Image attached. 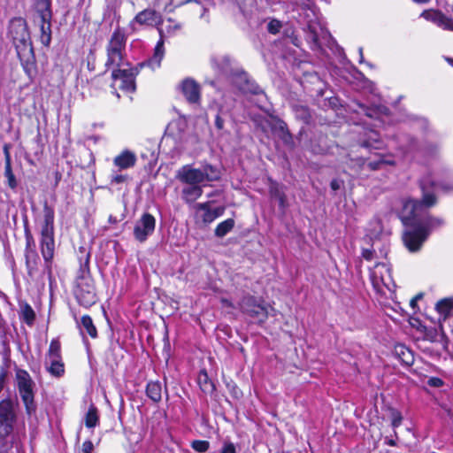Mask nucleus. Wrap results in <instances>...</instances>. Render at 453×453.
Returning <instances> with one entry per match:
<instances>
[{"instance_id":"50","label":"nucleus","mask_w":453,"mask_h":453,"mask_svg":"<svg viewBox=\"0 0 453 453\" xmlns=\"http://www.w3.org/2000/svg\"><path fill=\"white\" fill-rule=\"evenodd\" d=\"M377 111L379 113L387 114L388 109L384 106H379V107H377Z\"/></svg>"},{"instance_id":"53","label":"nucleus","mask_w":453,"mask_h":453,"mask_svg":"<svg viewBox=\"0 0 453 453\" xmlns=\"http://www.w3.org/2000/svg\"><path fill=\"white\" fill-rule=\"evenodd\" d=\"M29 312H30V322H31L35 319V314L34 311L31 308L29 310Z\"/></svg>"},{"instance_id":"9","label":"nucleus","mask_w":453,"mask_h":453,"mask_svg":"<svg viewBox=\"0 0 453 453\" xmlns=\"http://www.w3.org/2000/svg\"><path fill=\"white\" fill-rule=\"evenodd\" d=\"M46 371L52 376L60 378L65 373V365L61 357V346L58 340H52L45 358Z\"/></svg>"},{"instance_id":"27","label":"nucleus","mask_w":453,"mask_h":453,"mask_svg":"<svg viewBox=\"0 0 453 453\" xmlns=\"http://www.w3.org/2000/svg\"><path fill=\"white\" fill-rule=\"evenodd\" d=\"M99 421L97 409L91 405L85 417V425L88 428H93L97 426Z\"/></svg>"},{"instance_id":"22","label":"nucleus","mask_w":453,"mask_h":453,"mask_svg":"<svg viewBox=\"0 0 453 453\" xmlns=\"http://www.w3.org/2000/svg\"><path fill=\"white\" fill-rule=\"evenodd\" d=\"M203 194V189L198 185H189L182 189V198L187 203H193Z\"/></svg>"},{"instance_id":"39","label":"nucleus","mask_w":453,"mask_h":453,"mask_svg":"<svg viewBox=\"0 0 453 453\" xmlns=\"http://www.w3.org/2000/svg\"><path fill=\"white\" fill-rule=\"evenodd\" d=\"M362 257L367 260V261H370L372 259L374 258L375 257V252L373 250H369V249H364L363 251H362Z\"/></svg>"},{"instance_id":"38","label":"nucleus","mask_w":453,"mask_h":453,"mask_svg":"<svg viewBox=\"0 0 453 453\" xmlns=\"http://www.w3.org/2000/svg\"><path fill=\"white\" fill-rule=\"evenodd\" d=\"M427 384L430 387L440 388V387L443 386L444 382L441 379H440L438 377H431V378H429Z\"/></svg>"},{"instance_id":"55","label":"nucleus","mask_w":453,"mask_h":453,"mask_svg":"<svg viewBox=\"0 0 453 453\" xmlns=\"http://www.w3.org/2000/svg\"><path fill=\"white\" fill-rule=\"evenodd\" d=\"M358 51H359V55H360V62H362L363 61V49L359 48Z\"/></svg>"},{"instance_id":"19","label":"nucleus","mask_w":453,"mask_h":453,"mask_svg":"<svg viewBox=\"0 0 453 453\" xmlns=\"http://www.w3.org/2000/svg\"><path fill=\"white\" fill-rule=\"evenodd\" d=\"M231 81L237 87L239 90L244 93H258V88H253V85L250 84L247 75L244 73H235L232 75Z\"/></svg>"},{"instance_id":"23","label":"nucleus","mask_w":453,"mask_h":453,"mask_svg":"<svg viewBox=\"0 0 453 453\" xmlns=\"http://www.w3.org/2000/svg\"><path fill=\"white\" fill-rule=\"evenodd\" d=\"M146 394L153 402H159L162 397L161 384L155 381L149 382L146 388Z\"/></svg>"},{"instance_id":"37","label":"nucleus","mask_w":453,"mask_h":453,"mask_svg":"<svg viewBox=\"0 0 453 453\" xmlns=\"http://www.w3.org/2000/svg\"><path fill=\"white\" fill-rule=\"evenodd\" d=\"M173 4V0H156V4L162 7L165 11H171L170 7Z\"/></svg>"},{"instance_id":"2","label":"nucleus","mask_w":453,"mask_h":453,"mask_svg":"<svg viewBox=\"0 0 453 453\" xmlns=\"http://www.w3.org/2000/svg\"><path fill=\"white\" fill-rule=\"evenodd\" d=\"M158 31L160 34V40L157 42L154 49L153 56L147 62L140 63L135 66L130 68H118L114 70L111 73V77L113 79V88L118 87L123 91L132 93L135 90V76L145 65H148L152 69L160 66L161 61L165 55V47L163 30L159 28Z\"/></svg>"},{"instance_id":"1","label":"nucleus","mask_w":453,"mask_h":453,"mask_svg":"<svg viewBox=\"0 0 453 453\" xmlns=\"http://www.w3.org/2000/svg\"><path fill=\"white\" fill-rule=\"evenodd\" d=\"M419 184L423 194L422 200H406L402 211V221L406 226L403 239L406 248L411 252L418 250L430 232L443 224L442 219L431 217L426 211L436 203V193L441 189L453 190V184L436 183L430 174L422 177Z\"/></svg>"},{"instance_id":"11","label":"nucleus","mask_w":453,"mask_h":453,"mask_svg":"<svg viewBox=\"0 0 453 453\" xmlns=\"http://www.w3.org/2000/svg\"><path fill=\"white\" fill-rule=\"evenodd\" d=\"M14 419L15 412L13 403L11 400L0 402V439L11 434Z\"/></svg>"},{"instance_id":"5","label":"nucleus","mask_w":453,"mask_h":453,"mask_svg":"<svg viewBox=\"0 0 453 453\" xmlns=\"http://www.w3.org/2000/svg\"><path fill=\"white\" fill-rule=\"evenodd\" d=\"M54 248V211L45 203L41 229V250L46 261H50L53 257Z\"/></svg>"},{"instance_id":"49","label":"nucleus","mask_w":453,"mask_h":453,"mask_svg":"<svg viewBox=\"0 0 453 453\" xmlns=\"http://www.w3.org/2000/svg\"><path fill=\"white\" fill-rule=\"evenodd\" d=\"M403 360L407 365H410L412 363V357L411 356V354L408 350H407V357H404Z\"/></svg>"},{"instance_id":"14","label":"nucleus","mask_w":453,"mask_h":453,"mask_svg":"<svg viewBox=\"0 0 453 453\" xmlns=\"http://www.w3.org/2000/svg\"><path fill=\"white\" fill-rule=\"evenodd\" d=\"M177 179L188 185H198L204 182L203 173L200 168H192L190 165H184L177 173Z\"/></svg>"},{"instance_id":"46","label":"nucleus","mask_w":453,"mask_h":453,"mask_svg":"<svg viewBox=\"0 0 453 453\" xmlns=\"http://www.w3.org/2000/svg\"><path fill=\"white\" fill-rule=\"evenodd\" d=\"M9 149H10V146L5 144L4 146V156H5V165L6 164H11V157H10V152H9Z\"/></svg>"},{"instance_id":"41","label":"nucleus","mask_w":453,"mask_h":453,"mask_svg":"<svg viewBox=\"0 0 453 453\" xmlns=\"http://www.w3.org/2000/svg\"><path fill=\"white\" fill-rule=\"evenodd\" d=\"M219 453H235V447L233 443H225Z\"/></svg>"},{"instance_id":"43","label":"nucleus","mask_w":453,"mask_h":453,"mask_svg":"<svg viewBox=\"0 0 453 453\" xmlns=\"http://www.w3.org/2000/svg\"><path fill=\"white\" fill-rule=\"evenodd\" d=\"M5 378H6V371L2 368L0 371V392L4 388Z\"/></svg>"},{"instance_id":"31","label":"nucleus","mask_w":453,"mask_h":453,"mask_svg":"<svg viewBox=\"0 0 453 453\" xmlns=\"http://www.w3.org/2000/svg\"><path fill=\"white\" fill-rule=\"evenodd\" d=\"M209 446H210V443L207 441L197 440V441H194L192 442V448L196 451L201 452V453L207 451L209 449Z\"/></svg>"},{"instance_id":"4","label":"nucleus","mask_w":453,"mask_h":453,"mask_svg":"<svg viewBox=\"0 0 453 453\" xmlns=\"http://www.w3.org/2000/svg\"><path fill=\"white\" fill-rule=\"evenodd\" d=\"M127 35L125 31L120 27H117L111 34L106 44L107 59L105 65L118 66L123 65L126 52Z\"/></svg>"},{"instance_id":"59","label":"nucleus","mask_w":453,"mask_h":453,"mask_svg":"<svg viewBox=\"0 0 453 453\" xmlns=\"http://www.w3.org/2000/svg\"><path fill=\"white\" fill-rule=\"evenodd\" d=\"M400 349H401V353L405 357V356H406V353H405V352H404V350H403V347H401Z\"/></svg>"},{"instance_id":"33","label":"nucleus","mask_w":453,"mask_h":453,"mask_svg":"<svg viewBox=\"0 0 453 453\" xmlns=\"http://www.w3.org/2000/svg\"><path fill=\"white\" fill-rule=\"evenodd\" d=\"M8 350V345L5 339V335L3 334V332H0V356L3 359L6 358Z\"/></svg>"},{"instance_id":"58","label":"nucleus","mask_w":453,"mask_h":453,"mask_svg":"<svg viewBox=\"0 0 453 453\" xmlns=\"http://www.w3.org/2000/svg\"><path fill=\"white\" fill-rule=\"evenodd\" d=\"M32 394V389L30 388V395ZM33 409V404H32V400L30 399V407H29V410L30 411H32Z\"/></svg>"},{"instance_id":"47","label":"nucleus","mask_w":453,"mask_h":453,"mask_svg":"<svg viewBox=\"0 0 453 453\" xmlns=\"http://www.w3.org/2000/svg\"><path fill=\"white\" fill-rule=\"evenodd\" d=\"M220 302L222 303L223 308H232V309L234 308V305L233 304V303L226 298H221Z\"/></svg>"},{"instance_id":"30","label":"nucleus","mask_w":453,"mask_h":453,"mask_svg":"<svg viewBox=\"0 0 453 453\" xmlns=\"http://www.w3.org/2000/svg\"><path fill=\"white\" fill-rule=\"evenodd\" d=\"M391 425L394 429L401 426L403 421V416L397 410L392 409L390 411Z\"/></svg>"},{"instance_id":"44","label":"nucleus","mask_w":453,"mask_h":453,"mask_svg":"<svg viewBox=\"0 0 453 453\" xmlns=\"http://www.w3.org/2000/svg\"><path fill=\"white\" fill-rule=\"evenodd\" d=\"M215 126L219 130L223 129L224 127V119L220 117L219 113H218L216 116Z\"/></svg>"},{"instance_id":"61","label":"nucleus","mask_w":453,"mask_h":453,"mask_svg":"<svg viewBox=\"0 0 453 453\" xmlns=\"http://www.w3.org/2000/svg\"><path fill=\"white\" fill-rule=\"evenodd\" d=\"M26 263L27 264L28 263V257L26 255Z\"/></svg>"},{"instance_id":"26","label":"nucleus","mask_w":453,"mask_h":453,"mask_svg":"<svg viewBox=\"0 0 453 453\" xmlns=\"http://www.w3.org/2000/svg\"><path fill=\"white\" fill-rule=\"evenodd\" d=\"M200 169L203 173L204 182L217 180L220 177L219 171L212 165H206Z\"/></svg>"},{"instance_id":"32","label":"nucleus","mask_w":453,"mask_h":453,"mask_svg":"<svg viewBox=\"0 0 453 453\" xmlns=\"http://www.w3.org/2000/svg\"><path fill=\"white\" fill-rule=\"evenodd\" d=\"M5 176L8 180V185L12 188H14L16 187V180H15V177L12 172V168H11V164H6L5 165Z\"/></svg>"},{"instance_id":"52","label":"nucleus","mask_w":453,"mask_h":453,"mask_svg":"<svg viewBox=\"0 0 453 453\" xmlns=\"http://www.w3.org/2000/svg\"><path fill=\"white\" fill-rule=\"evenodd\" d=\"M279 202L281 206H284L285 203V197L283 195H279Z\"/></svg>"},{"instance_id":"7","label":"nucleus","mask_w":453,"mask_h":453,"mask_svg":"<svg viewBox=\"0 0 453 453\" xmlns=\"http://www.w3.org/2000/svg\"><path fill=\"white\" fill-rule=\"evenodd\" d=\"M74 296L80 305L89 308L96 302L94 281L88 273L82 272L75 281Z\"/></svg>"},{"instance_id":"63","label":"nucleus","mask_w":453,"mask_h":453,"mask_svg":"<svg viewBox=\"0 0 453 453\" xmlns=\"http://www.w3.org/2000/svg\"><path fill=\"white\" fill-rule=\"evenodd\" d=\"M366 114H367V116H369V117H372V115L370 112H367Z\"/></svg>"},{"instance_id":"18","label":"nucleus","mask_w":453,"mask_h":453,"mask_svg":"<svg viewBox=\"0 0 453 453\" xmlns=\"http://www.w3.org/2000/svg\"><path fill=\"white\" fill-rule=\"evenodd\" d=\"M16 380L19 395L23 400L24 405L28 410V379L27 372L22 369H17Z\"/></svg>"},{"instance_id":"36","label":"nucleus","mask_w":453,"mask_h":453,"mask_svg":"<svg viewBox=\"0 0 453 453\" xmlns=\"http://www.w3.org/2000/svg\"><path fill=\"white\" fill-rule=\"evenodd\" d=\"M20 318L25 324L28 325V304L27 303L20 304Z\"/></svg>"},{"instance_id":"12","label":"nucleus","mask_w":453,"mask_h":453,"mask_svg":"<svg viewBox=\"0 0 453 453\" xmlns=\"http://www.w3.org/2000/svg\"><path fill=\"white\" fill-rule=\"evenodd\" d=\"M155 226V218L150 213L142 214L141 219L135 222L134 227V238L141 242H145L153 234Z\"/></svg>"},{"instance_id":"6","label":"nucleus","mask_w":453,"mask_h":453,"mask_svg":"<svg viewBox=\"0 0 453 453\" xmlns=\"http://www.w3.org/2000/svg\"><path fill=\"white\" fill-rule=\"evenodd\" d=\"M35 22L40 27V40L44 46L51 41V17L50 0H36Z\"/></svg>"},{"instance_id":"20","label":"nucleus","mask_w":453,"mask_h":453,"mask_svg":"<svg viewBox=\"0 0 453 453\" xmlns=\"http://www.w3.org/2000/svg\"><path fill=\"white\" fill-rule=\"evenodd\" d=\"M271 127L273 132L284 142L288 143L291 141L290 133L288 132L287 124L283 120L278 118H273Z\"/></svg>"},{"instance_id":"24","label":"nucleus","mask_w":453,"mask_h":453,"mask_svg":"<svg viewBox=\"0 0 453 453\" xmlns=\"http://www.w3.org/2000/svg\"><path fill=\"white\" fill-rule=\"evenodd\" d=\"M435 309L441 317L446 319L453 309V300L449 298L442 299L436 303Z\"/></svg>"},{"instance_id":"3","label":"nucleus","mask_w":453,"mask_h":453,"mask_svg":"<svg viewBox=\"0 0 453 453\" xmlns=\"http://www.w3.org/2000/svg\"><path fill=\"white\" fill-rule=\"evenodd\" d=\"M9 34L12 39L24 70L26 73H28V60L27 59V39L28 38V30L27 21L21 18L12 19L9 26Z\"/></svg>"},{"instance_id":"25","label":"nucleus","mask_w":453,"mask_h":453,"mask_svg":"<svg viewBox=\"0 0 453 453\" xmlns=\"http://www.w3.org/2000/svg\"><path fill=\"white\" fill-rule=\"evenodd\" d=\"M234 220L233 219H227L220 222L215 228V235L217 237H224L226 235L234 226Z\"/></svg>"},{"instance_id":"17","label":"nucleus","mask_w":453,"mask_h":453,"mask_svg":"<svg viewBox=\"0 0 453 453\" xmlns=\"http://www.w3.org/2000/svg\"><path fill=\"white\" fill-rule=\"evenodd\" d=\"M136 160V155L133 151L125 150L114 157L113 164L119 170H126L134 166Z\"/></svg>"},{"instance_id":"13","label":"nucleus","mask_w":453,"mask_h":453,"mask_svg":"<svg viewBox=\"0 0 453 453\" xmlns=\"http://www.w3.org/2000/svg\"><path fill=\"white\" fill-rule=\"evenodd\" d=\"M211 202L196 203L194 206L196 217L204 224H210L225 212L224 206L211 207Z\"/></svg>"},{"instance_id":"45","label":"nucleus","mask_w":453,"mask_h":453,"mask_svg":"<svg viewBox=\"0 0 453 453\" xmlns=\"http://www.w3.org/2000/svg\"><path fill=\"white\" fill-rule=\"evenodd\" d=\"M342 182L339 180H333L330 183V187L334 191H336L341 188Z\"/></svg>"},{"instance_id":"56","label":"nucleus","mask_w":453,"mask_h":453,"mask_svg":"<svg viewBox=\"0 0 453 453\" xmlns=\"http://www.w3.org/2000/svg\"><path fill=\"white\" fill-rule=\"evenodd\" d=\"M389 446H395V441L394 440H389L388 442H387Z\"/></svg>"},{"instance_id":"62","label":"nucleus","mask_w":453,"mask_h":453,"mask_svg":"<svg viewBox=\"0 0 453 453\" xmlns=\"http://www.w3.org/2000/svg\"><path fill=\"white\" fill-rule=\"evenodd\" d=\"M174 28H175V29H179V28H180V26H179V25H175V26H174Z\"/></svg>"},{"instance_id":"42","label":"nucleus","mask_w":453,"mask_h":453,"mask_svg":"<svg viewBox=\"0 0 453 453\" xmlns=\"http://www.w3.org/2000/svg\"><path fill=\"white\" fill-rule=\"evenodd\" d=\"M126 180V176L121 174H115L111 176V182L119 184Z\"/></svg>"},{"instance_id":"16","label":"nucleus","mask_w":453,"mask_h":453,"mask_svg":"<svg viewBox=\"0 0 453 453\" xmlns=\"http://www.w3.org/2000/svg\"><path fill=\"white\" fill-rule=\"evenodd\" d=\"M181 91L190 104H196L200 99L199 85L191 79H187L181 83Z\"/></svg>"},{"instance_id":"28","label":"nucleus","mask_w":453,"mask_h":453,"mask_svg":"<svg viewBox=\"0 0 453 453\" xmlns=\"http://www.w3.org/2000/svg\"><path fill=\"white\" fill-rule=\"evenodd\" d=\"M394 162L392 160L387 159L383 156H380L378 160H372L367 163V167L370 170L375 171L380 169L385 165H392Z\"/></svg>"},{"instance_id":"15","label":"nucleus","mask_w":453,"mask_h":453,"mask_svg":"<svg viewBox=\"0 0 453 453\" xmlns=\"http://www.w3.org/2000/svg\"><path fill=\"white\" fill-rule=\"evenodd\" d=\"M132 23L153 27L161 23V16L154 10L146 9L136 14Z\"/></svg>"},{"instance_id":"60","label":"nucleus","mask_w":453,"mask_h":453,"mask_svg":"<svg viewBox=\"0 0 453 453\" xmlns=\"http://www.w3.org/2000/svg\"><path fill=\"white\" fill-rule=\"evenodd\" d=\"M189 2H191V0H187V1H185V2H181L180 4H186V3H189Z\"/></svg>"},{"instance_id":"8","label":"nucleus","mask_w":453,"mask_h":453,"mask_svg":"<svg viewBox=\"0 0 453 453\" xmlns=\"http://www.w3.org/2000/svg\"><path fill=\"white\" fill-rule=\"evenodd\" d=\"M372 284L374 289L381 294L386 295V291L394 292L395 284L391 275L389 266L385 263H377L370 273Z\"/></svg>"},{"instance_id":"10","label":"nucleus","mask_w":453,"mask_h":453,"mask_svg":"<svg viewBox=\"0 0 453 453\" xmlns=\"http://www.w3.org/2000/svg\"><path fill=\"white\" fill-rule=\"evenodd\" d=\"M239 307L242 312L257 319L259 322H264L268 318L270 311H274L273 308L258 302L252 296H243L239 303Z\"/></svg>"},{"instance_id":"64","label":"nucleus","mask_w":453,"mask_h":453,"mask_svg":"<svg viewBox=\"0 0 453 453\" xmlns=\"http://www.w3.org/2000/svg\"><path fill=\"white\" fill-rule=\"evenodd\" d=\"M450 63L453 65V60H450Z\"/></svg>"},{"instance_id":"35","label":"nucleus","mask_w":453,"mask_h":453,"mask_svg":"<svg viewBox=\"0 0 453 453\" xmlns=\"http://www.w3.org/2000/svg\"><path fill=\"white\" fill-rule=\"evenodd\" d=\"M280 27H281L280 22L276 19L271 20L267 26L268 31L273 35L277 34L280 31Z\"/></svg>"},{"instance_id":"51","label":"nucleus","mask_w":453,"mask_h":453,"mask_svg":"<svg viewBox=\"0 0 453 453\" xmlns=\"http://www.w3.org/2000/svg\"><path fill=\"white\" fill-rule=\"evenodd\" d=\"M301 111H302V118L306 119L308 117L307 109L304 107H302Z\"/></svg>"},{"instance_id":"54","label":"nucleus","mask_w":453,"mask_h":453,"mask_svg":"<svg viewBox=\"0 0 453 453\" xmlns=\"http://www.w3.org/2000/svg\"><path fill=\"white\" fill-rule=\"evenodd\" d=\"M415 3H418V4H426L428 3L430 0H413Z\"/></svg>"},{"instance_id":"29","label":"nucleus","mask_w":453,"mask_h":453,"mask_svg":"<svg viewBox=\"0 0 453 453\" xmlns=\"http://www.w3.org/2000/svg\"><path fill=\"white\" fill-rule=\"evenodd\" d=\"M198 383L203 391L206 392L212 388V384L209 381L207 372L204 371L200 372L198 375Z\"/></svg>"},{"instance_id":"48","label":"nucleus","mask_w":453,"mask_h":453,"mask_svg":"<svg viewBox=\"0 0 453 453\" xmlns=\"http://www.w3.org/2000/svg\"><path fill=\"white\" fill-rule=\"evenodd\" d=\"M24 228H25V235H26V238H27L26 248L28 249V226H27V218H25V219H24Z\"/></svg>"},{"instance_id":"21","label":"nucleus","mask_w":453,"mask_h":453,"mask_svg":"<svg viewBox=\"0 0 453 453\" xmlns=\"http://www.w3.org/2000/svg\"><path fill=\"white\" fill-rule=\"evenodd\" d=\"M76 322L82 334L86 332L91 338H96V328L88 315L82 316L81 320L76 319Z\"/></svg>"},{"instance_id":"40","label":"nucleus","mask_w":453,"mask_h":453,"mask_svg":"<svg viewBox=\"0 0 453 453\" xmlns=\"http://www.w3.org/2000/svg\"><path fill=\"white\" fill-rule=\"evenodd\" d=\"M82 452L83 453H91L92 450L94 449V445L92 443L91 441L88 440V441H85L83 443H82Z\"/></svg>"},{"instance_id":"34","label":"nucleus","mask_w":453,"mask_h":453,"mask_svg":"<svg viewBox=\"0 0 453 453\" xmlns=\"http://www.w3.org/2000/svg\"><path fill=\"white\" fill-rule=\"evenodd\" d=\"M222 61L224 62L222 68L219 67L217 59H212V65L215 68L219 69V71L222 73V74H228L229 70H227V67L229 65V61L226 58H223Z\"/></svg>"},{"instance_id":"57","label":"nucleus","mask_w":453,"mask_h":453,"mask_svg":"<svg viewBox=\"0 0 453 453\" xmlns=\"http://www.w3.org/2000/svg\"><path fill=\"white\" fill-rule=\"evenodd\" d=\"M0 301L4 302L5 301V296L0 291Z\"/></svg>"}]
</instances>
